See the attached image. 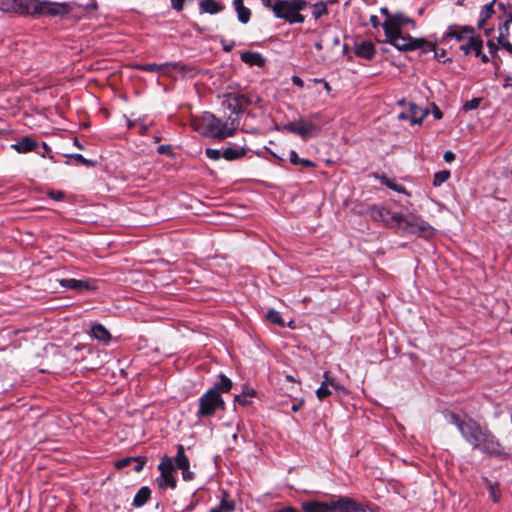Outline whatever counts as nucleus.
<instances>
[{"mask_svg": "<svg viewBox=\"0 0 512 512\" xmlns=\"http://www.w3.org/2000/svg\"><path fill=\"white\" fill-rule=\"evenodd\" d=\"M0 10L6 14L20 16H47L64 18L72 12L69 2H52L49 0H1Z\"/></svg>", "mask_w": 512, "mask_h": 512, "instance_id": "nucleus-1", "label": "nucleus"}, {"mask_svg": "<svg viewBox=\"0 0 512 512\" xmlns=\"http://www.w3.org/2000/svg\"><path fill=\"white\" fill-rule=\"evenodd\" d=\"M191 125L194 130L202 135L211 136L219 140L232 136L237 127L234 120H232L229 125L228 122H223L209 112H205L199 118H193Z\"/></svg>", "mask_w": 512, "mask_h": 512, "instance_id": "nucleus-2", "label": "nucleus"}, {"mask_svg": "<svg viewBox=\"0 0 512 512\" xmlns=\"http://www.w3.org/2000/svg\"><path fill=\"white\" fill-rule=\"evenodd\" d=\"M301 508L304 512H364L360 504L348 497L328 502L310 500L303 502Z\"/></svg>", "mask_w": 512, "mask_h": 512, "instance_id": "nucleus-3", "label": "nucleus"}, {"mask_svg": "<svg viewBox=\"0 0 512 512\" xmlns=\"http://www.w3.org/2000/svg\"><path fill=\"white\" fill-rule=\"evenodd\" d=\"M390 219L395 221V228L403 233L413 235L431 236L433 227L428 222L416 216H404L400 213H393Z\"/></svg>", "mask_w": 512, "mask_h": 512, "instance_id": "nucleus-4", "label": "nucleus"}, {"mask_svg": "<svg viewBox=\"0 0 512 512\" xmlns=\"http://www.w3.org/2000/svg\"><path fill=\"white\" fill-rule=\"evenodd\" d=\"M304 0H278L272 6L277 18L284 19L289 23H303L304 16L300 11L306 7Z\"/></svg>", "mask_w": 512, "mask_h": 512, "instance_id": "nucleus-5", "label": "nucleus"}, {"mask_svg": "<svg viewBox=\"0 0 512 512\" xmlns=\"http://www.w3.org/2000/svg\"><path fill=\"white\" fill-rule=\"evenodd\" d=\"M473 448L490 456L501 459L508 458V454L504 451L498 438L487 427L483 431L482 436L479 437V441L473 445Z\"/></svg>", "mask_w": 512, "mask_h": 512, "instance_id": "nucleus-6", "label": "nucleus"}, {"mask_svg": "<svg viewBox=\"0 0 512 512\" xmlns=\"http://www.w3.org/2000/svg\"><path fill=\"white\" fill-rule=\"evenodd\" d=\"M199 407L196 413L198 418H208L215 415L218 410H225V402L221 395L207 390L198 400Z\"/></svg>", "mask_w": 512, "mask_h": 512, "instance_id": "nucleus-7", "label": "nucleus"}, {"mask_svg": "<svg viewBox=\"0 0 512 512\" xmlns=\"http://www.w3.org/2000/svg\"><path fill=\"white\" fill-rule=\"evenodd\" d=\"M320 118V113H313L309 115L307 120L299 119L287 123L284 126V130L296 134L303 139H307L320 132V128L315 124V121Z\"/></svg>", "mask_w": 512, "mask_h": 512, "instance_id": "nucleus-8", "label": "nucleus"}, {"mask_svg": "<svg viewBox=\"0 0 512 512\" xmlns=\"http://www.w3.org/2000/svg\"><path fill=\"white\" fill-rule=\"evenodd\" d=\"M137 70L160 73L162 75H170L172 70H177L182 74L192 73L194 68L188 65L181 64L179 62H167L163 64L147 63V64H136L134 66Z\"/></svg>", "mask_w": 512, "mask_h": 512, "instance_id": "nucleus-9", "label": "nucleus"}, {"mask_svg": "<svg viewBox=\"0 0 512 512\" xmlns=\"http://www.w3.org/2000/svg\"><path fill=\"white\" fill-rule=\"evenodd\" d=\"M386 39L385 43H389L393 45L396 49L400 51H413L420 47V40H416L417 38H413L410 35L404 36L402 31H397L396 33H385Z\"/></svg>", "mask_w": 512, "mask_h": 512, "instance_id": "nucleus-10", "label": "nucleus"}, {"mask_svg": "<svg viewBox=\"0 0 512 512\" xmlns=\"http://www.w3.org/2000/svg\"><path fill=\"white\" fill-rule=\"evenodd\" d=\"M480 37L475 33V29L472 26L467 25H457L453 24L448 26L447 31L444 33L442 37V42H445L449 39H455L460 45L468 42L470 37Z\"/></svg>", "mask_w": 512, "mask_h": 512, "instance_id": "nucleus-11", "label": "nucleus"}, {"mask_svg": "<svg viewBox=\"0 0 512 512\" xmlns=\"http://www.w3.org/2000/svg\"><path fill=\"white\" fill-rule=\"evenodd\" d=\"M398 103L400 105H407V109L399 113L398 118L400 120H409L411 125L421 124L429 113L427 109H423L413 102L406 103L405 100H400Z\"/></svg>", "mask_w": 512, "mask_h": 512, "instance_id": "nucleus-12", "label": "nucleus"}, {"mask_svg": "<svg viewBox=\"0 0 512 512\" xmlns=\"http://www.w3.org/2000/svg\"><path fill=\"white\" fill-rule=\"evenodd\" d=\"M253 104V98L245 94H228L223 101V105L232 113L238 114L244 109Z\"/></svg>", "mask_w": 512, "mask_h": 512, "instance_id": "nucleus-13", "label": "nucleus"}, {"mask_svg": "<svg viewBox=\"0 0 512 512\" xmlns=\"http://www.w3.org/2000/svg\"><path fill=\"white\" fill-rule=\"evenodd\" d=\"M411 24L413 27L415 26V22L412 18L408 17L402 12H398L393 14L390 20H385L382 24L384 33H396L397 31H401L402 27Z\"/></svg>", "mask_w": 512, "mask_h": 512, "instance_id": "nucleus-14", "label": "nucleus"}, {"mask_svg": "<svg viewBox=\"0 0 512 512\" xmlns=\"http://www.w3.org/2000/svg\"><path fill=\"white\" fill-rule=\"evenodd\" d=\"M483 48V40L481 37H470L468 42L462 45H459V50L463 53L464 56H467L471 53H474L476 57H480L483 63H488L489 57L482 52Z\"/></svg>", "mask_w": 512, "mask_h": 512, "instance_id": "nucleus-15", "label": "nucleus"}, {"mask_svg": "<svg viewBox=\"0 0 512 512\" xmlns=\"http://www.w3.org/2000/svg\"><path fill=\"white\" fill-rule=\"evenodd\" d=\"M485 428L486 427H482L473 418H469L467 420V425L462 429L461 435L473 447V445L479 441V437L482 436Z\"/></svg>", "mask_w": 512, "mask_h": 512, "instance_id": "nucleus-16", "label": "nucleus"}, {"mask_svg": "<svg viewBox=\"0 0 512 512\" xmlns=\"http://www.w3.org/2000/svg\"><path fill=\"white\" fill-rule=\"evenodd\" d=\"M367 213L373 221L381 222L386 226L395 227V221L390 219L391 214L394 212H391L386 207L373 205L368 208Z\"/></svg>", "mask_w": 512, "mask_h": 512, "instance_id": "nucleus-17", "label": "nucleus"}, {"mask_svg": "<svg viewBox=\"0 0 512 512\" xmlns=\"http://www.w3.org/2000/svg\"><path fill=\"white\" fill-rule=\"evenodd\" d=\"M375 46L371 41H362L355 47V54L358 57L370 60L375 55Z\"/></svg>", "mask_w": 512, "mask_h": 512, "instance_id": "nucleus-18", "label": "nucleus"}, {"mask_svg": "<svg viewBox=\"0 0 512 512\" xmlns=\"http://www.w3.org/2000/svg\"><path fill=\"white\" fill-rule=\"evenodd\" d=\"M59 284L64 288L74 290L77 292H81V291L90 289V283L88 281L77 280V279H73V278L61 279L59 281Z\"/></svg>", "mask_w": 512, "mask_h": 512, "instance_id": "nucleus-19", "label": "nucleus"}, {"mask_svg": "<svg viewBox=\"0 0 512 512\" xmlns=\"http://www.w3.org/2000/svg\"><path fill=\"white\" fill-rule=\"evenodd\" d=\"M241 60L250 66L263 67L265 64V59L257 52H243L241 54Z\"/></svg>", "mask_w": 512, "mask_h": 512, "instance_id": "nucleus-20", "label": "nucleus"}, {"mask_svg": "<svg viewBox=\"0 0 512 512\" xmlns=\"http://www.w3.org/2000/svg\"><path fill=\"white\" fill-rule=\"evenodd\" d=\"M233 6L237 12L238 20L243 24L248 23L251 17V11L244 6V0H233Z\"/></svg>", "mask_w": 512, "mask_h": 512, "instance_id": "nucleus-21", "label": "nucleus"}, {"mask_svg": "<svg viewBox=\"0 0 512 512\" xmlns=\"http://www.w3.org/2000/svg\"><path fill=\"white\" fill-rule=\"evenodd\" d=\"M12 147L18 153H28L33 151L37 147V142L30 137H24L17 143L13 144Z\"/></svg>", "mask_w": 512, "mask_h": 512, "instance_id": "nucleus-22", "label": "nucleus"}, {"mask_svg": "<svg viewBox=\"0 0 512 512\" xmlns=\"http://www.w3.org/2000/svg\"><path fill=\"white\" fill-rule=\"evenodd\" d=\"M223 6L215 0H200V13L216 14L223 10Z\"/></svg>", "mask_w": 512, "mask_h": 512, "instance_id": "nucleus-23", "label": "nucleus"}, {"mask_svg": "<svg viewBox=\"0 0 512 512\" xmlns=\"http://www.w3.org/2000/svg\"><path fill=\"white\" fill-rule=\"evenodd\" d=\"M220 381L216 382L210 391H214L216 394L221 395V393H227L231 390L233 384L232 381L226 377L224 374H220Z\"/></svg>", "mask_w": 512, "mask_h": 512, "instance_id": "nucleus-24", "label": "nucleus"}, {"mask_svg": "<svg viewBox=\"0 0 512 512\" xmlns=\"http://www.w3.org/2000/svg\"><path fill=\"white\" fill-rule=\"evenodd\" d=\"M151 497V490L147 486L141 487L136 493L132 505L134 507H142Z\"/></svg>", "mask_w": 512, "mask_h": 512, "instance_id": "nucleus-25", "label": "nucleus"}, {"mask_svg": "<svg viewBox=\"0 0 512 512\" xmlns=\"http://www.w3.org/2000/svg\"><path fill=\"white\" fill-rule=\"evenodd\" d=\"M494 2L495 0H492L490 3L483 6L481 12H480V19L477 23V27L479 29H482L488 19L492 17L494 14Z\"/></svg>", "mask_w": 512, "mask_h": 512, "instance_id": "nucleus-26", "label": "nucleus"}, {"mask_svg": "<svg viewBox=\"0 0 512 512\" xmlns=\"http://www.w3.org/2000/svg\"><path fill=\"white\" fill-rule=\"evenodd\" d=\"M157 482L160 488L168 487L174 489L176 487V479L173 476V472H160Z\"/></svg>", "mask_w": 512, "mask_h": 512, "instance_id": "nucleus-27", "label": "nucleus"}, {"mask_svg": "<svg viewBox=\"0 0 512 512\" xmlns=\"http://www.w3.org/2000/svg\"><path fill=\"white\" fill-rule=\"evenodd\" d=\"M246 154V149L243 147H227L223 151V158L226 160H235L239 159Z\"/></svg>", "mask_w": 512, "mask_h": 512, "instance_id": "nucleus-28", "label": "nucleus"}, {"mask_svg": "<svg viewBox=\"0 0 512 512\" xmlns=\"http://www.w3.org/2000/svg\"><path fill=\"white\" fill-rule=\"evenodd\" d=\"M175 464L178 469H187L189 468V460L185 455V449L183 445L177 446V453L175 456Z\"/></svg>", "mask_w": 512, "mask_h": 512, "instance_id": "nucleus-29", "label": "nucleus"}, {"mask_svg": "<svg viewBox=\"0 0 512 512\" xmlns=\"http://www.w3.org/2000/svg\"><path fill=\"white\" fill-rule=\"evenodd\" d=\"M235 502L230 498L227 491L222 492L220 504L217 506L222 512H232L235 510Z\"/></svg>", "mask_w": 512, "mask_h": 512, "instance_id": "nucleus-30", "label": "nucleus"}, {"mask_svg": "<svg viewBox=\"0 0 512 512\" xmlns=\"http://www.w3.org/2000/svg\"><path fill=\"white\" fill-rule=\"evenodd\" d=\"M91 332L93 337H95L98 340L101 341H109L111 338V335L109 331L101 324H95L91 328Z\"/></svg>", "mask_w": 512, "mask_h": 512, "instance_id": "nucleus-31", "label": "nucleus"}, {"mask_svg": "<svg viewBox=\"0 0 512 512\" xmlns=\"http://www.w3.org/2000/svg\"><path fill=\"white\" fill-rule=\"evenodd\" d=\"M511 23H512V14L510 13L508 15L507 19L499 24V27H498L499 35L497 38V42L508 40L509 26Z\"/></svg>", "mask_w": 512, "mask_h": 512, "instance_id": "nucleus-32", "label": "nucleus"}, {"mask_svg": "<svg viewBox=\"0 0 512 512\" xmlns=\"http://www.w3.org/2000/svg\"><path fill=\"white\" fill-rule=\"evenodd\" d=\"M289 160L293 165H301L307 168H313L316 166L314 162L309 159L300 158L296 151L291 150L289 153Z\"/></svg>", "mask_w": 512, "mask_h": 512, "instance_id": "nucleus-33", "label": "nucleus"}, {"mask_svg": "<svg viewBox=\"0 0 512 512\" xmlns=\"http://www.w3.org/2000/svg\"><path fill=\"white\" fill-rule=\"evenodd\" d=\"M484 484L489 491V496L494 503L500 501V495L498 493V483L491 482L488 478H484Z\"/></svg>", "mask_w": 512, "mask_h": 512, "instance_id": "nucleus-34", "label": "nucleus"}, {"mask_svg": "<svg viewBox=\"0 0 512 512\" xmlns=\"http://www.w3.org/2000/svg\"><path fill=\"white\" fill-rule=\"evenodd\" d=\"M255 396V391L253 389H249L247 391L242 392L239 395L235 396V401L239 404L245 406L248 405L251 399Z\"/></svg>", "mask_w": 512, "mask_h": 512, "instance_id": "nucleus-35", "label": "nucleus"}, {"mask_svg": "<svg viewBox=\"0 0 512 512\" xmlns=\"http://www.w3.org/2000/svg\"><path fill=\"white\" fill-rule=\"evenodd\" d=\"M158 469L160 472H173L174 465L172 458L164 456L158 465Z\"/></svg>", "mask_w": 512, "mask_h": 512, "instance_id": "nucleus-36", "label": "nucleus"}, {"mask_svg": "<svg viewBox=\"0 0 512 512\" xmlns=\"http://www.w3.org/2000/svg\"><path fill=\"white\" fill-rule=\"evenodd\" d=\"M327 6L324 2L320 1L313 5L312 15L315 19H319L323 15L327 14Z\"/></svg>", "mask_w": 512, "mask_h": 512, "instance_id": "nucleus-37", "label": "nucleus"}, {"mask_svg": "<svg viewBox=\"0 0 512 512\" xmlns=\"http://www.w3.org/2000/svg\"><path fill=\"white\" fill-rule=\"evenodd\" d=\"M446 417L451 424L458 428L460 433L462 432L463 427L467 425V421L461 420L459 416L453 412L449 413Z\"/></svg>", "mask_w": 512, "mask_h": 512, "instance_id": "nucleus-38", "label": "nucleus"}, {"mask_svg": "<svg viewBox=\"0 0 512 512\" xmlns=\"http://www.w3.org/2000/svg\"><path fill=\"white\" fill-rule=\"evenodd\" d=\"M266 317L270 322L274 324H277L282 327L285 325L284 320L278 311L271 309L267 312Z\"/></svg>", "mask_w": 512, "mask_h": 512, "instance_id": "nucleus-39", "label": "nucleus"}, {"mask_svg": "<svg viewBox=\"0 0 512 512\" xmlns=\"http://www.w3.org/2000/svg\"><path fill=\"white\" fill-rule=\"evenodd\" d=\"M449 177H450L449 171H447V170L439 171V172L435 173V175H434L433 185L440 186L441 184L446 182Z\"/></svg>", "mask_w": 512, "mask_h": 512, "instance_id": "nucleus-40", "label": "nucleus"}, {"mask_svg": "<svg viewBox=\"0 0 512 512\" xmlns=\"http://www.w3.org/2000/svg\"><path fill=\"white\" fill-rule=\"evenodd\" d=\"M416 40H420L421 43H420V47H418L417 49H421L424 53H427V52H430V51H435L436 49V44L432 43V42H429V41H426L425 39L423 38H417Z\"/></svg>", "mask_w": 512, "mask_h": 512, "instance_id": "nucleus-41", "label": "nucleus"}, {"mask_svg": "<svg viewBox=\"0 0 512 512\" xmlns=\"http://www.w3.org/2000/svg\"><path fill=\"white\" fill-rule=\"evenodd\" d=\"M323 384L326 385V386H332L334 389L336 390H339L341 388V386L335 381L334 378H332L330 375H329V372H324L323 374Z\"/></svg>", "mask_w": 512, "mask_h": 512, "instance_id": "nucleus-42", "label": "nucleus"}, {"mask_svg": "<svg viewBox=\"0 0 512 512\" xmlns=\"http://www.w3.org/2000/svg\"><path fill=\"white\" fill-rule=\"evenodd\" d=\"M482 101V98H473L469 101H467L464 105H463V109L465 111H469V110H473V109H476L479 107L480 103Z\"/></svg>", "mask_w": 512, "mask_h": 512, "instance_id": "nucleus-43", "label": "nucleus"}, {"mask_svg": "<svg viewBox=\"0 0 512 512\" xmlns=\"http://www.w3.org/2000/svg\"><path fill=\"white\" fill-rule=\"evenodd\" d=\"M316 394L319 400H323L331 395V391L329 390L328 386L322 383L321 386L317 389Z\"/></svg>", "mask_w": 512, "mask_h": 512, "instance_id": "nucleus-44", "label": "nucleus"}, {"mask_svg": "<svg viewBox=\"0 0 512 512\" xmlns=\"http://www.w3.org/2000/svg\"><path fill=\"white\" fill-rule=\"evenodd\" d=\"M136 459L137 458H135V457H126V458L119 459L118 461L115 462V467L118 469H122L124 467L129 466Z\"/></svg>", "mask_w": 512, "mask_h": 512, "instance_id": "nucleus-45", "label": "nucleus"}, {"mask_svg": "<svg viewBox=\"0 0 512 512\" xmlns=\"http://www.w3.org/2000/svg\"><path fill=\"white\" fill-rule=\"evenodd\" d=\"M206 155H207L208 158L213 159V160H218L221 157H223V153H221L220 150H218V149H211V148H207L206 149Z\"/></svg>", "mask_w": 512, "mask_h": 512, "instance_id": "nucleus-46", "label": "nucleus"}, {"mask_svg": "<svg viewBox=\"0 0 512 512\" xmlns=\"http://www.w3.org/2000/svg\"><path fill=\"white\" fill-rule=\"evenodd\" d=\"M487 47H488L489 53L492 56H495L497 51H498V49H499V44H498V42L495 43L492 39H489L487 41Z\"/></svg>", "mask_w": 512, "mask_h": 512, "instance_id": "nucleus-47", "label": "nucleus"}, {"mask_svg": "<svg viewBox=\"0 0 512 512\" xmlns=\"http://www.w3.org/2000/svg\"><path fill=\"white\" fill-rule=\"evenodd\" d=\"M136 458H137V459H136V460H134V462H135L136 464H135V466H134V468H133V469H134V471H136V472H140V471L143 469V467H144V465H145V463H146V459H145L144 457H136Z\"/></svg>", "mask_w": 512, "mask_h": 512, "instance_id": "nucleus-48", "label": "nucleus"}, {"mask_svg": "<svg viewBox=\"0 0 512 512\" xmlns=\"http://www.w3.org/2000/svg\"><path fill=\"white\" fill-rule=\"evenodd\" d=\"M73 158L86 166L93 165V162L91 160L86 159L82 154H75L73 155Z\"/></svg>", "mask_w": 512, "mask_h": 512, "instance_id": "nucleus-49", "label": "nucleus"}, {"mask_svg": "<svg viewBox=\"0 0 512 512\" xmlns=\"http://www.w3.org/2000/svg\"><path fill=\"white\" fill-rule=\"evenodd\" d=\"M48 196L53 200H62L64 198V193L62 191H54L51 190L48 192Z\"/></svg>", "mask_w": 512, "mask_h": 512, "instance_id": "nucleus-50", "label": "nucleus"}, {"mask_svg": "<svg viewBox=\"0 0 512 512\" xmlns=\"http://www.w3.org/2000/svg\"><path fill=\"white\" fill-rule=\"evenodd\" d=\"M184 1L185 0H171V5L173 9L181 11L183 9Z\"/></svg>", "mask_w": 512, "mask_h": 512, "instance_id": "nucleus-51", "label": "nucleus"}, {"mask_svg": "<svg viewBox=\"0 0 512 512\" xmlns=\"http://www.w3.org/2000/svg\"><path fill=\"white\" fill-rule=\"evenodd\" d=\"M498 44L512 54V44L509 40L498 41Z\"/></svg>", "mask_w": 512, "mask_h": 512, "instance_id": "nucleus-52", "label": "nucleus"}, {"mask_svg": "<svg viewBox=\"0 0 512 512\" xmlns=\"http://www.w3.org/2000/svg\"><path fill=\"white\" fill-rule=\"evenodd\" d=\"M434 56L436 59H438L439 61H447L448 59H445V56H446V51L445 50H441V51H438L437 48L435 49L434 51Z\"/></svg>", "mask_w": 512, "mask_h": 512, "instance_id": "nucleus-53", "label": "nucleus"}, {"mask_svg": "<svg viewBox=\"0 0 512 512\" xmlns=\"http://www.w3.org/2000/svg\"><path fill=\"white\" fill-rule=\"evenodd\" d=\"M182 476L185 481H189L193 479V472L190 471V467L187 469H181Z\"/></svg>", "mask_w": 512, "mask_h": 512, "instance_id": "nucleus-54", "label": "nucleus"}, {"mask_svg": "<svg viewBox=\"0 0 512 512\" xmlns=\"http://www.w3.org/2000/svg\"><path fill=\"white\" fill-rule=\"evenodd\" d=\"M443 158L446 162H452L455 159V154L452 151L448 150L444 153Z\"/></svg>", "mask_w": 512, "mask_h": 512, "instance_id": "nucleus-55", "label": "nucleus"}, {"mask_svg": "<svg viewBox=\"0 0 512 512\" xmlns=\"http://www.w3.org/2000/svg\"><path fill=\"white\" fill-rule=\"evenodd\" d=\"M370 23L374 28H378L381 25L376 15L370 17Z\"/></svg>", "mask_w": 512, "mask_h": 512, "instance_id": "nucleus-56", "label": "nucleus"}, {"mask_svg": "<svg viewBox=\"0 0 512 512\" xmlns=\"http://www.w3.org/2000/svg\"><path fill=\"white\" fill-rule=\"evenodd\" d=\"M171 150V147L169 145H160L158 147V153L160 154H166L168 152H170Z\"/></svg>", "mask_w": 512, "mask_h": 512, "instance_id": "nucleus-57", "label": "nucleus"}, {"mask_svg": "<svg viewBox=\"0 0 512 512\" xmlns=\"http://www.w3.org/2000/svg\"><path fill=\"white\" fill-rule=\"evenodd\" d=\"M292 82L294 85L299 86V87H303V85H304L303 80L299 76H293Z\"/></svg>", "mask_w": 512, "mask_h": 512, "instance_id": "nucleus-58", "label": "nucleus"}, {"mask_svg": "<svg viewBox=\"0 0 512 512\" xmlns=\"http://www.w3.org/2000/svg\"><path fill=\"white\" fill-rule=\"evenodd\" d=\"M380 13L386 16V20H390V19H391V17L393 16V14H391V13L389 12L388 8H386V7H382V8L380 9Z\"/></svg>", "mask_w": 512, "mask_h": 512, "instance_id": "nucleus-59", "label": "nucleus"}, {"mask_svg": "<svg viewBox=\"0 0 512 512\" xmlns=\"http://www.w3.org/2000/svg\"><path fill=\"white\" fill-rule=\"evenodd\" d=\"M314 81H315V82H319V83H323V86H324V88H325V90H326L327 92H330V91H331V86H330V84H329L327 81H325L324 79H315Z\"/></svg>", "mask_w": 512, "mask_h": 512, "instance_id": "nucleus-60", "label": "nucleus"}, {"mask_svg": "<svg viewBox=\"0 0 512 512\" xmlns=\"http://www.w3.org/2000/svg\"><path fill=\"white\" fill-rule=\"evenodd\" d=\"M433 116L435 117V119H441L443 114L442 112L440 111V109L438 107H435L433 109Z\"/></svg>", "mask_w": 512, "mask_h": 512, "instance_id": "nucleus-61", "label": "nucleus"}, {"mask_svg": "<svg viewBox=\"0 0 512 512\" xmlns=\"http://www.w3.org/2000/svg\"><path fill=\"white\" fill-rule=\"evenodd\" d=\"M276 512H298V510L292 507H285Z\"/></svg>", "mask_w": 512, "mask_h": 512, "instance_id": "nucleus-62", "label": "nucleus"}, {"mask_svg": "<svg viewBox=\"0 0 512 512\" xmlns=\"http://www.w3.org/2000/svg\"><path fill=\"white\" fill-rule=\"evenodd\" d=\"M302 404H303V401H301L300 403H297V404H293V405H292V411H293V412H297V411H299V409H300V407L302 406Z\"/></svg>", "mask_w": 512, "mask_h": 512, "instance_id": "nucleus-63", "label": "nucleus"}, {"mask_svg": "<svg viewBox=\"0 0 512 512\" xmlns=\"http://www.w3.org/2000/svg\"><path fill=\"white\" fill-rule=\"evenodd\" d=\"M493 32H494L493 28H487L484 30V33L487 37H490Z\"/></svg>", "mask_w": 512, "mask_h": 512, "instance_id": "nucleus-64", "label": "nucleus"}]
</instances>
